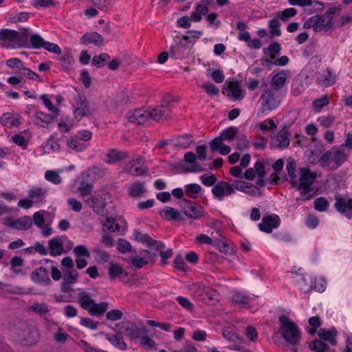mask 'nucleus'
<instances>
[{
    "label": "nucleus",
    "instance_id": "nucleus-15",
    "mask_svg": "<svg viewBox=\"0 0 352 352\" xmlns=\"http://www.w3.org/2000/svg\"><path fill=\"white\" fill-rule=\"evenodd\" d=\"M126 118L129 122L138 124H144L149 120L148 111L142 109L129 110Z\"/></svg>",
    "mask_w": 352,
    "mask_h": 352
},
{
    "label": "nucleus",
    "instance_id": "nucleus-23",
    "mask_svg": "<svg viewBox=\"0 0 352 352\" xmlns=\"http://www.w3.org/2000/svg\"><path fill=\"white\" fill-rule=\"evenodd\" d=\"M106 156L108 159L107 160V163L109 164H116L129 157V155L126 152L115 148L110 149L107 152Z\"/></svg>",
    "mask_w": 352,
    "mask_h": 352
},
{
    "label": "nucleus",
    "instance_id": "nucleus-34",
    "mask_svg": "<svg viewBox=\"0 0 352 352\" xmlns=\"http://www.w3.org/2000/svg\"><path fill=\"white\" fill-rule=\"evenodd\" d=\"M337 331L334 329H320L318 331V336L321 340L329 341L332 345L336 344Z\"/></svg>",
    "mask_w": 352,
    "mask_h": 352
},
{
    "label": "nucleus",
    "instance_id": "nucleus-30",
    "mask_svg": "<svg viewBox=\"0 0 352 352\" xmlns=\"http://www.w3.org/2000/svg\"><path fill=\"white\" fill-rule=\"evenodd\" d=\"M47 195V190L40 187H33L28 192V197L34 202H41Z\"/></svg>",
    "mask_w": 352,
    "mask_h": 352
},
{
    "label": "nucleus",
    "instance_id": "nucleus-3",
    "mask_svg": "<svg viewBox=\"0 0 352 352\" xmlns=\"http://www.w3.org/2000/svg\"><path fill=\"white\" fill-rule=\"evenodd\" d=\"M316 177L317 174L316 172H313L310 168L305 167L300 169L299 182L296 181L292 182V186H295L300 192V195L304 197V200L310 199L313 197L309 192Z\"/></svg>",
    "mask_w": 352,
    "mask_h": 352
},
{
    "label": "nucleus",
    "instance_id": "nucleus-39",
    "mask_svg": "<svg viewBox=\"0 0 352 352\" xmlns=\"http://www.w3.org/2000/svg\"><path fill=\"white\" fill-rule=\"evenodd\" d=\"M251 298L243 293L239 292H234L232 297V302L239 306L248 305Z\"/></svg>",
    "mask_w": 352,
    "mask_h": 352
},
{
    "label": "nucleus",
    "instance_id": "nucleus-46",
    "mask_svg": "<svg viewBox=\"0 0 352 352\" xmlns=\"http://www.w3.org/2000/svg\"><path fill=\"white\" fill-rule=\"evenodd\" d=\"M192 143V138L188 135H185L178 138L176 140L174 146L175 147L187 148L191 145Z\"/></svg>",
    "mask_w": 352,
    "mask_h": 352
},
{
    "label": "nucleus",
    "instance_id": "nucleus-36",
    "mask_svg": "<svg viewBox=\"0 0 352 352\" xmlns=\"http://www.w3.org/2000/svg\"><path fill=\"white\" fill-rule=\"evenodd\" d=\"M123 274L127 276V273L120 264L113 263L110 264L109 275L111 280L120 278Z\"/></svg>",
    "mask_w": 352,
    "mask_h": 352
},
{
    "label": "nucleus",
    "instance_id": "nucleus-50",
    "mask_svg": "<svg viewBox=\"0 0 352 352\" xmlns=\"http://www.w3.org/2000/svg\"><path fill=\"white\" fill-rule=\"evenodd\" d=\"M109 58L110 56L107 53H102L93 57L92 64L97 67H101L107 60H109Z\"/></svg>",
    "mask_w": 352,
    "mask_h": 352
},
{
    "label": "nucleus",
    "instance_id": "nucleus-31",
    "mask_svg": "<svg viewBox=\"0 0 352 352\" xmlns=\"http://www.w3.org/2000/svg\"><path fill=\"white\" fill-rule=\"evenodd\" d=\"M78 302L83 309L87 311L95 301L90 294L81 292L78 294Z\"/></svg>",
    "mask_w": 352,
    "mask_h": 352
},
{
    "label": "nucleus",
    "instance_id": "nucleus-54",
    "mask_svg": "<svg viewBox=\"0 0 352 352\" xmlns=\"http://www.w3.org/2000/svg\"><path fill=\"white\" fill-rule=\"evenodd\" d=\"M308 322L310 326V328H309V329H308V332L311 335L316 333V330L321 325V322H320V318L318 316H312V317L309 318Z\"/></svg>",
    "mask_w": 352,
    "mask_h": 352
},
{
    "label": "nucleus",
    "instance_id": "nucleus-10",
    "mask_svg": "<svg viewBox=\"0 0 352 352\" xmlns=\"http://www.w3.org/2000/svg\"><path fill=\"white\" fill-rule=\"evenodd\" d=\"M349 154L346 151L341 147H338L323 153L320 157V161L325 164L334 163L340 166L347 160Z\"/></svg>",
    "mask_w": 352,
    "mask_h": 352
},
{
    "label": "nucleus",
    "instance_id": "nucleus-57",
    "mask_svg": "<svg viewBox=\"0 0 352 352\" xmlns=\"http://www.w3.org/2000/svg\"><path fill=\"white\" fill-rule=\"evenodd\" d=\"M93 190V186L91 184L82 182L78 187V191L80 192L82 197H86L89 195Z\"/></svg>",
    "mask_w": 352,
    "mask_h": 352
},
{
    "label": "nucleus",
    "instance_id": "nucleus-13",
    "mask_svg": "<svg viewBox=\"0 0 352 352\" xmlns=\"http://www.w3.org/2000/svg\"><path fill=\"white\" fill-rule=\"evenodd\" d=\"M261 100V105L265 110L274 109L280 104V101L276 97L274 91L267 87L263 91Z\"/></svg>",
    "mask_w": 352,
    "mask_h": 352
},
{
    "label": "nucleus",
    "instance_id": "nucleus-16",
    "mask_svg": "<svg viewBox=\"0 0 352 352\" xmlns=\"http://www.w3.org/2000/svg\"><path fill=\"white\" fill-rule=\"evenodd\" d=\"M79 42L82 45L93 44L95 46L100 47L103 45L104 38L98 32H90L85 33L80 38Z\"/></svg>",
    "mask_w": 352,
    "mask_h": 352
},
{
    "label": "nucleus",
    "instance_id": "nucleus-51",
    "mask_svg": "<svg viewBox=\"0 0 352 352\" xmlns=\"http://www.w3.org/2000/svg\"><path fill=\"white\" fill-rule=\"evenodd\" d=\"M140 339V346L145 349L149 350L153 349L155 346V341L148 336H147V333L142 335Z\"/></svg>",
    "mask_w": 352,
    "mask_h": 352
},
{
    "label": "nucleus",
    "instance_id": "nucleus-53",
    "mask_svg": "<svg viewBox=\"0 0 352 352\" xmlns=\"http://www.w3.org/2000/svg\"><path fill=\"white\" fill-rule=\"evenodd\" d=\"M329 103V98L328 96H324V97L315 100L313 102V109L314 111L319 112L321 109L324 106H327Z\"/></svg>",
    "mask_w": 352,
    "mask_h": 352
},
{
    "label": "nucleus",
    "instance_id": "nucleus-2",
    "mask_svg": "<svg viewBox=\"0 0 352 352\" xmlns=\"http://www.w3.org/2000/svg\"><path fill=\"white\" fill-rule=\"evenodd\" d=\"M340 7L331 8L322 16L314 15L309 18L303 24L304 28H313L315 32L328 31L333 27L332 19L334 14L340 11Z\"/></svg>",
    "mask_w": 352,
    "mask_h": 352
},
{
    "label": "nucleus",
    "instance_id": "nucleus-44",
    "mask_svg": "<svg viewBox=\"0 0 352 352\" xmlns=\"http://www.w3.org/2000/svg\"><path fill=\"white\" fill-rule=\"evenodd\" d=\"M201 188L199 184H191L184 186V192L188 197L195 199L201 192Z\"/></svg>",
    "mask_w": 352,
    "mask_h": 352
},
{
    "label": "nucleus",
    "instance_id": "nucleus-7",
    "mask_svg": "<svg viewBox=\"0 0 352 352\" xmlns=\"http://www.w3.org/2000/svg\"><path fill=\"white\" fill-rule=\"evenodd\" d=\"M118 332L124 334L130 340L139 339L142 335L147 333L145 327H139L135 322L130 320H123L115 326Z\"/></svg>",
    "mask_w": 352,
    "mask_h": 352
},
{
    "label": "nucleus",
    "instance_id": "nucleus-63",
    "mask_svg": "<svg viewBox=\"0 0 352 352\" xmlns=\"http://www.w3.org/2000/svg\"><path fill=\"white\" fill-rule=\"evenodd\" d=\"M296 10L293 8L285 9L282 12L278 13V17L282 21H287L289 18L292 17L296 14Z\"/></svg>",
    "mask_w": 352,
    "mask_h": 352
},
{
    "label": "nucleus",
    "instance_id": "nucleus-37",
    "mask_svg": "<svg viewBox=\"0 0 352 352\" xmlns=\"http://www.w3.org/2000/svg\"><path fill=\"white\" fill-rule=\"evenodd\" d=\"M146 192L144 184L142 182H137L131 185L129 188V195L131 197H140Z\"/></svg>",
    "mask_w": 352,
    "mask_h": 352
},
{
    "label": "nucleus",
    "instance_id": "nucleus-33",
    "mask_svg": "<svg viewBox=\"0 0 352 352\" xmlns=\"http://www.w3.org/2000/svg\"><path fill=\"white\" fill-rule=\"evenodd\" d=\"M32 135L30 131L25 130L20 132L19 134L14 135L12 138V141L17 145L25 148L29 142Z\"/></svg>",
    "mask_w": 352,
    "mask_h": 352
},
{
    "label": "nucleus",
    "instance_id": "nucleus-5",
    "mask_svg": "<svg viewBox=\"0 0 352 352\" xmlns=\"http://www.w3.org/2000/svg\"><path fill=\"white\" fill-rule=\"evenodd\" d=\"M279 321L283 338L290 344H296L300 339V331L297 325L285 315L279 317Z\"/></svg>",
    "mask_w": 352,
    "mask_h": 352
},
{
    "label": "nucleus",
    "instance_id": "nucleus-22",
    "mask_svg": "<svg viewBox=\"0 0 352 352\" xmlns=\"http://www.w3.org/2000/svg\"><path fill=\"white\" fill-rule=\"evenodd\" d=\"M213 195L219 199H222L224 195H230L234 192L232 184L221 182L214 186L212 190Z\"/></svg>",
    "mask_w": 352,
    "mask_h": 352
},
{
    "label": "nucleus",
    "instance_id": "nucleus-8",
    "mask_svg": "<svg viewBox=\"0 0 352 352\" xmlns=\"http://www.w3.org/2000/svg\"><path fill=\"white\" fill-rule=\"evenodd\" d=\"M74 108L75 118L79 120L97 111V109L88 101L86 96L79 94L75 98Z\"/></svg>",
    "mask_w": 352,
    "mask_h": 352
},
{
    "label": "nucleus",
    "instance_id": "nucleus-24",
    "mask_svg": "<svg viewBox=\"0 0 352 352\" xmlns=\"http://www.w3.org/2000/svg\"><path fill=\"white\" fill-rule=\"evenodd\" d=\"M21 117L17 114L4 113L1 118V123L4 126L17 127L21 124Z\"/></svg>",
    "mask_w": 352,
    "mask_h": 352
},
{
    "label": "nucleus",
    "instance_id": "nucleus-49",
    "mask_svg": "<svg viewBox=\"0 0 352 352\" xmlns=\"http://www.w3.org/2000/svg\"><path fill=\"white\" fill-rule=\"evenodd\" d=\"M329 204L324 197L316 198L314 201V208L320 212H324L329 208Z\"/></svg>",
    "mask_w": 352,
    "mask_h": 352
},
{
    "label": "nucleus",
    "instance_id": "nucleus-48",
    "mask_svg": "<svg viewBox=\"0 0 352 352\" xmlns=\"http://www.w3.org/2000/svg\"><path fill=\"white\" fill-rule=\"evenodd\" d=\"M78 273L76 270H67L63 274V281L69 284H74L77 282Z\"/></svg>",
    "mask_w": 352,
    "mask_h": 352
},
{
    "label": "nucleus",
    "instance_id": "nucleus-14",
    "mask_svg": "<svg viewBox=\"0 0 352 352\" xmlns=\"http://www.w3.org/2000/svg\"><path fill=\"white\" fill-rule=\"evenodd\" d=\"M335 208L338 212L346 214L349 217L352 216V198L346 199L340 194L335 195Z\"/></svg>",
    "mask_w": 352,
    "mask_h": 352
},
{
    "label": "nucleus",
    "instance_id": "nucleus-27",
    "mask_svg": "<svg viewBox=\"0 0 352 352\" xmlns=\"http://www.w3.org/2000/svg\"><path fill=\"white\" fill-rule=\"evenodd\" d=\"M31 278L32 280L40 283L49 284L50 283L47 270L44 267H39L34 270L31 274Z\"/></svg>",
    "mask_w": 352,
    "mask_h": 352
},
{
    "label": "nucleus",
    "instance_id": "nucleus-18",
    "mask_svg": "<svg viewBox=\"0 0 352 352\" xmlns=\"http://www.w3.org/2000/svg\"><path fill=\"white\" fill-rule=\"evenodd\" d=\"M224 89L228 92L227 96L232 97L234 100H241L243 97L241 84L238 81H226Z\"/></svg>",
    "mask_w": 352,
    "mask_h": 352
},
{
    "label": "nucleus",
    "instance_id": "nucleus-11",
    "mask_svg": "<svg viewBox=\"0 0 352 352\" xmlns=\"http://www.w3.org/2000/svg\"><path fill=\"white\" fill-rule=\"evenodd\" d=\"M182 212L189 219H197L204 215L202 206L187 199L180 201Z\"/></svg>",
    "mask_w": 352,
    "mask_h": 352
},
{
    "label": "nucleus",
    "instance_id": "nucleus-32",
    "mask_svg": "<svg viewBox=\"0 0 352 352\" xmlns=\"http://www.w3.org/2000/svg\"><path fill=\"white\" fill-rule=\"evenodd\" d=\"M105 337L107 340L114 346L122 351L126 349L127 345L121 336L107 333Z\"/></svg>",
    "mask_w": 352,
    "mask_h": 352
},
{
    "label": "nucleus",
    "instance_id": "nucleus-38",
    "mask_svg": "<svg viewBox=\"0 0 352 352\" xmlns=\"http://www.w3.org/2000/svg\"><path fill=\"white\" fill-rule=\"evenodd\" d=\"M108 309V303L102 302L96 303L95 302L87 311L91 316H101L104 314Z\"/></svg>",
    "mask_w": 352,
    "mask_h": 352
},
{
    "label": "nucleus",
    "instance_id": "nucleus-4",
    "mask_svg": "<svg viewBox=\"0 0 352 352\" xmlns=\"http://www.w3.org/2000/svg\"><path fill=\"white\" fill-rule=\"evenodd\" d=\"M238 129L231 126L223 130L219 137L210 142L209 145L212 152L219 151L221 155H226L231 151L229 146L223 144V140L231 141L236 136Z\"/></svg>",
    "mask_w": 352,
    "mask_h": 352
},
{
    "label": "nucleus",
    "instance_id": "nucleus-64",
    "mask_svg": "<svg viewBox=\"0 0 352 352\" xmlns=\"http://www.w3.org/2000/svg\"><path fill=\"white\" fill-rule=\"evenodd\" d=\"M74 254L77 257L85 256L87 258L90 257V253L88 249L84 245H78L74 249Z\"/></svg>",
    "mask_w": 352,
    "mask_h": 352
},
{
    "label": "nucleus",
    "instance_id": "nucleus-19",
    "mask_svg": "<svg viewBox=\"0 0 352 352\" xmlns=\"http://www.w3.org/2000/svg\"><path fill=\"white\" fill-rule=\"evenodd\" d=\"M58 116L54 114L45 113L43 111L36 112L32 117V122L36 126L41 127H47V126L53 122Z\"/></svg>",
    "mask_w": 352,
    "mask_h": 352
},
{
    "label": "nucleus",
    "instance_id": "nucleus-42",
    "mask_svg": "<svg viewBox=\"0 0 352 352\" xmlns=\"http://www.w3.org/2000/svg\"><path fill=\"white\" fill-rule=\"evenodd\" d=\"M32 225V219L28 216H24L15 220L14 228L17 230H28Z\"/></svg>",
    "mask_w": 352,
    "mask_h": 352
},
{
    "label": "nucleus",
    "instance_id": "nucleus-41",
    "mask_svg": "<svg viewBox=\"0 0 352 352\" xmlns=\"http://www.w3.org/2000/svg\"><path fill=\"white\" fill-rule=\"evenodd\" d=\"M129 263L133 267L140 269L148 263L146 256L144 255H131L129 258Z\"/></svg>",
    "mask_w": 352,
    "mask_h": 352
},
{
    "label": "nucleus",
    "instance_id": "nucleus-61",
    "mask_svg": "<svg viewBox=\"0 0 352 352\" xmlns=\"http://www.w3.org/2000/svg\"><path fill=\"white\" fill-rule=\"evenodd\" d=\"M318 121L324 128H329L333 124L335 117L331 115L322 116L318 118Z\"/></svg>",
    "mask_w": 352,
    "mask_h": 352
},
{
    "label": "nucleus",
    "instance_id": "nucleus-29",
    "mask_svg": "<svg viewBox=\"0 0 352 352\" xmlns=\"http://www.w3.org/2000/svg\"><path fill=\"white\" fill-rule=\"evenodd\" d=\"M50 254L53 256L60 255L63 252V242L60 239L54 238L49 241Z\"/></svg>",
    "mask_w": 352,
    "mask_h": 352
},
{
    "label": "nucleus",
    "instance_id": "nucleus-52",
    "mask_svg": "<svg viewBox=\"0 0 352 352\" xmlns=\"http://www.w3.org/2000/svg\"><path fill=\"white\" fill-rule=\"evenodd\" d=\"M40 99L43 102L45 106L47 108V109L52 112V114L58 116L60 113V109L57 107H55L51 100L47 98V96L45 94L41 95L40 96Z\"/></svg>",
    "mask_w": 352,
    "mask_h": 352
},
{
    "label": "nucleus",
    "instance_id": "nucleus-28",
    "mask_svg": "<svg viewBox=\"0 0 352 352\" xmlns=\"http://www.w3.org/2000/svg\"><path fill=\"white\" fill-rule=\"evenodd\" d=\"M160 214L166 220H182L181 213L172 207H166L160 211Z\"/></svg>",
    "mask_w": 352,
    "mask_h": 352
},
{
    "label": "nucleus",
    "instance_id": "nucleus-62",
    "mask_svg": "<svg viewBox=\"0 0 352 352\" xmlns=\"http://www.w3.org/2000/svg\"><path fill=\"white\" fill-rule=\"evenodd\" d=\"M123 316V313L120 309H112L106 314V318L110 321H116L120 320Z\"/></svg>",
    "mask_w": 352,
    "mask_h": 352
},
{
    "label": "nucleus",
    "instance_id": "nucleus-60",
    "mask_svg": "<svg viewBox=\"0 0 352 352\" xmlns=\"http://www.w3.org/2000/svg\"><path fill=\"white\" fill-rule=\"evenodd\" d=\"M202 35L201 31L190 30L188 32V36H184L182 39L179 43V46L184 47L188 43V39L190 37L199 38Z\"/></svg>",
    "mask_w": 352,
    "mask_h": 352
},
{
    "label": "nucleus",
    "instance_id": "nucleus-58",
    "mask_svg": "<svg viewBox=\"0 0 352 352\" xmlns=\"http://www.w3.org/2000/svg\"><path fill=\"white\" fill-rule=\"evenodd\" d=\"M67 146L76 151H82L85 148V145L84 144L80 143L79 140L77 138L68 140Z\"/></svg>",
    "mask_w": 352,
    "mask_h": 352
},
{
    "label": "nucleus",
    "instance_id": "nucleus-17",
    "mask_svg": "<svg viewBox=\"0 0 352 352\" xmlns=\"http://www.w3.org/2000/svg\"><path fill=\"white\" fill-rule=\"evenodd\" d=\"M280 223V219L277 215H270L264 217L262 221L258 224L260 230L271 233L274 228L278 227Z\"/></svg>",
    "mask_w": 352,
    "mask_h": 352
},
{
    "label": "nucleus",
    "instance_id": "nucleus-47",
    "mask_svg": "<svg viewBox=\"0 0 352 352\" xmlns=\"http://www.w3.org/2000/svg\"><path fill=\"white\" fill-rule=\"evenodd\" d=\"M60 65L65 70H69L74 62V58L70 52H67L60 58Z\"/></svg>",
    "mask_w": 352,
    "mask_h": 352
},
{
    "label": "nucleus",
    "instance_id": "nucleus-6",
    "mask_svg": "<svg viewBox=\"0 0 352 352\" xmlns=\"http://www.w3.org/2000/svg\"><path fill=\"white\" fill-rule=\"evenodd\" d=\"M179 97L174 96H167L164 98L162 104L155 106L151 110L148 111L149 119L155 121L165 120L168 118V107L173 102H177Z\"/></svg>",
    "mask_w": 352,
    "mask_h": 352
},
{
    "label": "nucleus",
    "instance_id": "nucleus-35",
    "mask_svg": "<svg viewBox=\"0 0 352 352\" xmlns=\"http://www.w3.org/2000/svg\"><path fill=\"white\" fill-rule=\"evenodd\" d=\"M316 81L318 84L328 87L333 85L336 82V76L329 71L327 70L323 74L317 77Z\"/></svg>",
    "mask_w": 352,
    "mask_h": 352
},
{
    "label": "nucleus",
    "instance_id": "nucleus-59",
    "mask_svg": "<svg viewBox=\"0 0 352 352\" xmlns=\"http://www.w3.org/2000/svg\"><path fill=\"white\" fill-rule=\"evenodd\" d=\"M269 26L271 29L270 34L272 36H280V30L279 29L280 23L277 19H273L270 21Z\"/></svg>",
    "mask_w": 352,
    "mask_h": 352
},
{
    "label": "nucleus",
    "instance_id": "nucleus-43",
    "mask_svg": "<svg viewBox=\"0 0 352 352\" xmlns=\"http://www.w3.org/2000/svg\"><path fill=\"white\" fill-rule=\"evenodd\" d=\"M267 50L270 55V59H265L263 61L266 63H272L276 55L280 54V45L277 42L273 43L268 46Z\"/></svg>",
    "mask_w": 352,
    "mask_h": 352
},
{
    "label": "nucleus",
    "instance_id": "nucleus-12",
    "mask_svg": "<svg viewBox=\"0 0 352 352\" xmlns=\"http://www.w3.org/2000/svg\"><path fill=\"white\" fill-rule=\"evenodd\" d=\"M144 163L142 156L138 155L135 158L131 160L124 167L126 172L133 176H141L145 175L148 172V169L142 165Z\"/></svg>",
    "mask_w": 352,
    "mask_h": 352
},
{
    "label": "nucleus",
    "instance_id": "nucleus-21",
    "mask_svg": "<svg viewBox=\"0 0 352 352\" xmlns=\"http://www.w3.org/2000/svg\"><path fill=\"white\" fill-rule=\"evenodd\" d=\"M289 72L287 71H280L274 74L271 80L270 87L273 91H279L285 85L288 78Z\"/></svg>",
    "mask_w": 352,
    "mask_h": 352
},
{
    "label": "nucleus",
    "instance_id": "nucleus-26",
    "mask_svg": "<svg viewBox=\"0 0 352 352\" xmlns=\"http://www.w3.org/2000/svg\"><path fill=\"white\" fill-rule=\"evenodd\" d=\"M84 201L89 205L93 210L98 213H102L103 209L105 206L104 201L102 199V197L98 196H91L87 199H85Z\"/></svg>",
    "mask_w": 352,
    "mask_h": 352
},
{
    "label": "nucleus",
    "instance_id": "nucleus-56",
    "mask_svg": "<svg viewBox=\"0 0 352 352\" xmlns=\"http://www.w3.org/2000/svg\"><path fill=\"white\" fill-rule=\"evenodd\" d=\"M45 178L48 182L54 184H59L62 181L58 173L54 170H47L45 174Z\"/></svg>",
    "mask_w": 352,
    "mask_h": 352
},
{
    "label": "nucleus",
    "instance_id": "nucleus-45",
    "mask_svg": "<svg viewBox=\"0 0 352 352\" xmlns=\"http://www.w3.org/2000/svg\"><path fill=\"white\" fill-rule=\"evenodd\" d=\"M29 310L34 311L41 316L47 315L50 311V309L45 303H34L30 307Z\"/></svg>",
    "mask_w": 352,
    "mask_h": 352
},
{
    "label": "nucleus",
    "instance_id": "nucleus-1",
    "mask_svg": "<svg viewBox=\"0 0 352 352\" xmlns=\"http://www.w3.org/2000/svg\"><path fill=\"white\" fill-rule=\"evenodd\" d=\"M28 36V29H22L21 32L3 29L0 30V40L3 42L2 46L7 48H21L25 46Z\"/></svg>",
    "mask_w": 352,
    "mask_h": 352
},
{
    "label": "nucleus",
    "instance_id": "nucleus-55",
    "mask_svg": "<svg viewBox=\"0 0 352 352\" xmlns=\"http://www.w3.org/2000/svg\"><path fill=\"white\" fill-rule=\"evenodd\" d=\"M104 230H107L110 232L119 231L120 226L116 223V220L113 218L108 217L103 223Z\"/></svg>",
    "mask_w": 352,
    "mask_h": 352
},
{
    "label": "nucleus",
    "instance_id": "nucleus-9",
    "mask_svg": "<svg viewBox=\"0 0 352 352\" xmlns=\"http://www.w3.org/2000/svg\"><path fill=\"white\" fill-rule=\"evenodd\" d=\"M223 337L229 342V348L232 350L238 351H248L245 350V341L239 336L233 329L229 327H223L221 329Z\"/></svg>",
    "mask_w": 352,
    "mask_h": 352
},
{
    "label": "nucleus",
    "instance_id": "nucleus-25",
    "mask_svg": "<svg viewBox=\"0 0 352 352\" xmlns=\"http://www.w3.org/2000/svg\"><path fill=\"white\" fill-rule=\"evenodd\" d=\"M289 136L287 131L283 129L275 136L273 144L281 149L286 148L290 142Z\"/></svg>",
    "mask_w": 352,
    "mask_h": 352
},
{
    "label": "nucleus",
    "instance_id": "nucleus-20",
    "mask_svg": "<svg viewBox=\"0 0 352 352\" xmlns=\"http://www.w3.org/2000/svg\"><path fill=\"white\" fill-rule=\"evenodd\" d=\"M199 296L202 301L211 305H216L219 300L218 292L210 287H203L200 291Z\"/></svg>",
    "mask_w": 352,
    "mask_h": 352
},
{
    "label": "nucleus",
    "instance_id": "nucleus-40",
    "mask_svg": "<svg viewBox=\"0 0 352 352\" xmlns=\"http://www.w3.org/2000/svg\"><path fill=\"white\" fill-rule=\"evenodd\" d=\"M309 347L311 351L316 352H335L321 340H314L309 342Z\"/></svg>",
    "mask_w": 352,
    "mask_h": 352
}]
</instances>
